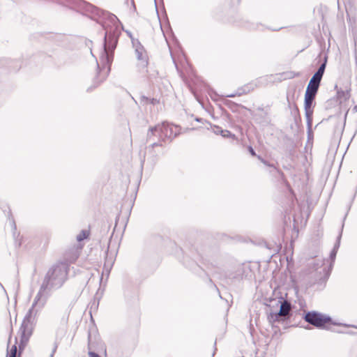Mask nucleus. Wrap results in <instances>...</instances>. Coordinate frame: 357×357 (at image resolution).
<instances>
[{"instance_id": "f257e3e1", "label": "nucleus", "mask_w": 357, "mask_h": 357, "mask_svg": "<svg viewBox=\"0 0 357 357\" xmlns=\"http://www.w3.org/2000/svg\"><path fill=\"white\" fill-rule=\"evenodd\" d=\"M69 265L64 261L54 264L46 273L39 291L35 297V304L43 307L52 290L60 289L68 280Z\"/></svg>"}, {"instance_id": "f03ea898", "label": "nucleus", "mask_w": 357, "mask_h": 357, "mask_svg": "<svg viewBox=\"0 0 357 357\" xmlns=\"http://www.w3.org/2000/svg\"><path fill=\"white\" fill-rule=\"evenodd\" d=\"M39 305V303H38ZM37 304H35V299L33 300V304L31 308L26 312L25 317L23 319L22 323L20 328V340L18 347H20V352H22L28 343L29 338L32 335L33 331L35 327L36 317L38 313V310L35 307Z\"/></svg>"}, {"instance_id": "7ed1b4c3", "label": "nucleus", "mask_w": 357, "mask_h": 357, "mask_svg": "<svg viewBox=\"0 0 357 357\" xmlns=\"http://www.w3.org/2000/svg\"><path fill=\"white\" fill-rule=\"evenodd\" d=\"M180 133V128L174 124L162 122L151 126L146 134V140H151L153 136H158L164 143L171 142Z\"/></svg>"}, {"instance_id": "20e7f679", "label": "nucleus", "mask_w": 357, "mask_h": 357, "mask_svg": "<svg viewBox=\"0 0 357 357\" xmlns=\"http://www.w3.org/2000/svg\"><path fill=\"white\" fill-rule=\"evenodd\" d=\"M303 318L306 322L319 329L331 330V326H343L347 328H357L354 325H348L336 322L333 321L331 317L329 315L324 314L314 310L305 312L303 314Z\"/></svg>"}, {"instance_id": "39448f33", "label": "nucleus", "mask_w": 357, "mask_h": 357, "mask_svg": "<svg viewBox=\"0 0 357 357\" xmlns=\"http://www.w3.org/2000/svg\"><path fill=\"white\" fill-rule=\"evenodd\" d=\"M272 302L276 303V305L279 306L278 311H271L268 315V319L270 322H281L285 325L291 324L290 318L292 313L290 312L292 307L291 303L282 296L278 298H273Z\"/></svg>"}, {"instance_id": "423d86ee", "label": "nucleus", "mask_w": 357, "mask_h": 357, "mask_svg": "<svg viewBox=\"0 0 357 357\" xmlns=\"http://www.w3.org/2000/svg\"><path fill=\"white\" fill-rule=\"evenodd\" d=\"M195 251L207 269L217 268L220 265V256L215 249L210 246H201L195 248Z\"/></svg>"}, {"instance_id": "0eeeda50", "label": "nucleus", "mask_w": 357, "mask_h": 357, "mask_svg": "<svg viewBox=\"0 0 357 357\" xmlns=\"http://www.w3.org/2000/svg\"><path fill=\"white\" fill-rule=\"evenodd\" d=\"M314 61H316V64L319 65V67L310 78L308 85L319 87L326 68L328 54L321 51Z\"/></svg>"}, {"instance_id": "6e6552de", "label": "nucleus", "mask_w": 357, "mask_h": 357, "mask_svg": "<svg viewBox=\"0 0 357 357\" xmlns=\"http://www.w3.org/2000/svg\"><path fill=\"white\" fill-rule=\"evenodd\" d=\"M88 351H96L102 352L107 356V347L104 342L101 340L97 329L93 328L88 332Z\"/></svg>"}, {"instance_id": "1a4fd4ad", "label": "nucleus", "mask_w": 357, "mask_h": 357, "mask_svg": "<svg viewBox=\"0 0 357 357\" xmlns=\"http://www.w3.org/2000/svg\"><path fill=\"white\" fill-rule=\"evenodd\" d=\"M132 46L135 48L137 59L139 61L138 68L139 70L146 68L148 66V59L144 46L138 39H132Z\"/></svg>"}, {"instance_id": "9d476101", "label": "nucleus", "mask_w": 357, "mask_h": 357, "mask_svg": "<svg viewBox=\"0 0 357 357\" xmlns=\"http://www.w3.org/2000/svg\"><path fill=\"white\" fill-rule=\"evenodd\" d=\"M315 105L316 102L314 98L304 96L305 116L306 118L307 124H308L309 127L312 126V116Z\"/></svg>"}, {"instance_id": "9b49d317", "label": "nucleus", "mask_w": 357, "mask_h": 357, "mask_svg": "<svg viewBox=\"0 0 357 357\" xmlns=\"http://www.w3.org/2000/svg\"><path fill=\"white\" fill-rule=\"evenodd\" d=\"M335 89L336 90L337 100L340 104L347 101L351 97V83L347 82L343 87H339L335 84Z\"/></svg>"}, {"instance_id": "f8f14e48", "label": "nucleus", "mask_w": 357, "mask_h": 357, "mask_svg": "<svg viewBox=\"0 0 357 357\" xmlns=\"http://www.w3.org/2000/svg\"><path fill=\"white\" fill-rule=\"evenodd\" d=\"M257 110L260 111V113H255L251 109H248V111L253 116L255 122L262 126H268L271 123V119L268 116V113L264 111V108L258 107Z\"/></svg>"}, {"instance_id": "ddd939ff", "label": "nucleus", "mask_w": 357, "mask_h": 357, "mask_svg": "<svg viewBox=\"0 0 357 357\" xmlns=\"http://www.w3.org/2000/svg\"><path fill=\"white\" fill-rule=\"evenodd\" d=\"M337 253V252L334 250H333V249L331 251V253H330V255H329V259L331 260V263H330V264L328 266V269H326V268H324L323 269V271L324 272V276H322L319 279V284H325L326 281L328 280V278L330 276V274H331V270L333 268V264L335 262Z\"/></svg>"}, {"instance_id": "4468645a", "label": "nucleus", "mask_w": 357, "mask_h": 357, "mask_svg": "<svg viewBox=\"0 0 357 357\" xmlns=\"http://www.w3.org/2000/svg\"><path fill=\"white\" fill-rule=\"evenodd\" d=\"M183 263L186 267L190 268L195 274L199 276H202V275H206L208 276L206 271L203 268H202L195 261H189L188 258H185Z\"/></svg>"}, {"instance_id": "2eb2a0df", "label": "nucleus", "mask_w": 357, "mask_h": 357, "mask_svg": "<svg viewBox=\"0 0 357 357\" xmlns=\"http://www.w3.org/2000/svg\"><path fill=\"white\" fill-rule=\"evenodd\" d=\"M163 142L160 140V138L158 137L157 142H153L150 145L147 146V149L149 152L151 154V156L150 157V159L151 160V162L153 165H155L158 160V155L154 151V148L156 146H163Z\"/></svg>"}, {"instance_id": "dca6fc26", "label": "nucleus", "mask_w": 357, "mask_h": 357, "mask_svg": "<svg viewBox=\"0 0 357 357\" xmlns=\"http://www.w3.org/2000/svg\"><path fill=\"white\" fill-rule=\"evenodd\" d=\"M225 104L233 112H241V109H248L246 107L231 100H227Z\"/></svg>"}, {"instance_id": "f3484780", "label": "nucleus", "mask_w": 357, "mask_h": 357, "mask_svg": "<svg viewBox=\"0 0 357 357\" xmlns=\"http://www.w3.org/2000/svg\"><path fill=\"white\" fill-rule=\"evenodd\" d=\"M319 89V87L318 86L307 84L304 96L316 98V96L318 93Z\"/></svg>"}, {"instance_id": "a211bd4d", "label": "nucleus", "mask_w": 357, "mask_h": 357, "mask_svg": "<svg viewBox=\"0 0 357 357\" xmlns=\"http://www.w3.org/2000/svg\"><path fill=\"white\" fill-rule=\"evenodd\" d=\"M227 277L232 282L240 281L243 278V271L242 269H238L235 272L230 273Z\"/></svg>"}, {"instance_id": "6ab92c4d", "label": "nucleus", "mask_w": 357, "mask_h": 357, "mask_svg": "<svg viewBox=\"0 0 357 357\" xmlns=\"http://www.w3.org/2000/svg\"><path fill=\"white\" fill-rule=\"evenodd\" d=\"M17 337H15V344H13L11 347L10 349H8V347L7 348V354H6V357H17ZM22 353V352H20V350L19 349L17 357H20Z\"/></svg>"}, {"instance_id": "aec40b11", "label": "nucleus", "mask_w": 357, "mask_h": 357, "mask_svg": "<svg viewBox=\"0 0 357 357\" xmlns=\"http://www.w3.org/2000/svg\"><path fill=\"white\" fill-rule=\"evenodd\" d=\"M8 67L10 69V70L17 72L20 70L22 66L19 61L9 59L8 62Z\"/></svg>"}, {"instance_id": "412c9836", "label": "nucleus", "mask_w": 357, "mask_h": 357, "mask_svg": "<svg viewBox=\"0 0 357 357\" xmlns=\"http://www.w3.org/2000/svg\"><path fill=\"white\" fill-rule=\"evenodd\" d=\"M279 75L282 77L283 79H290L300 75L299 73H295L294 71H287L280 73Z\"/></svg>"}, {"instance_id": "4be33fe9", "label": "nucleus", "mask_w": 357, "mask_h": 357, "mask_svg": "<svg viewBox=\"0 0 357 357\" xmlns=\"http://www.w3.org/2000/svg\"><path fill=\"white\" fill-rule=\"evenodd\" d=\"M13 226V236L15 238V245L16 248H20L22 244V237L20 238V234L17 235V236H15V231L17 230L16 225L14 220L12 222Z\"/></svg>"}, {"instance_id": "5701e85b", "label": "nucleus", "mask_w": 357, "mask_h": 357, "mask_svg": "<svg viewBox=\"0 0 357 357\" xmlns=\"http://www.w3.org/2000/svg\"><path fill=\"white\" fill-rule=\"evenodd\" d=\"M147 73H148V75H147V77L149 80V82L151 83H152L153 84H155L158 82V73L157 71H153V72H151V71H149L148 70H146Z\"/></svg>"}, {"instance_id": "b1692460", "label": "nucleus", "mask_w": 357, "mask_h": 357, "mask_svg": "<svg viewBox=\"0 0 357 357\" xmlns=\"http://www.w3.org/2000/svg\"><path fill=\"white\" fill-rule=\"evenodd\" d=\"M90 234L89 231L83 229L80 231V233L77 236L76 239L78 242H81L89 238Z\"/></svg>"}, {"instance_id": "393cba45", "label": "nucleus", "mask_w": 357, "mask_h": 357, "mask_svg": "<svg viewBox=\"0 0 357 357\" xmlns=\"http://www.w3.org/2000/svg\"><path fill=\"white\" fill-rule=\"evenodd\" d=\"M343 227H344V222L342 223L341 231L337 237L336 242L335 243L333 248V250H334L337 252L338 251V249L340 246V241H341V238H342Z\"/></svg>"}, {"instance_id": "a878e982", "label": "nucleus", "mask_w": 357, "mask_h": 357, "mask_svg": "<svg viewBox=\"0 0 357 357\" xmlns=\"http://www.w3.org/2000/svg\"><path fill=\"white\" fill-rule=\"evenodd\" d=\"M291 114L294 116L296 122L297 121V119H298L299 121L301 120L299 109L296 104H294V109L291 111Z\"/></svg>"}, {"instance_id": "bb28decb", "label": "nucleus", "mask_w": 357, "mask_h": 357, "mask_svg": "<svg viewBox=\"0 0 357 357\" xmlns=\"http://www.w3.org/2000/svg\"><path fill=\"white\" fill-rule=\"evenodd\" d=\"M251 90V88L249 85H245L241 89H238L237 95L241 96L242 94H245L248 92H250Z\"/></svg>"}, {"instance_id": "cd10ccee", "label": "nucleus", "mask_w": 357, "mask_h": 357, "mask_svg": "<svg viewBox=\"0 0 357 357\" xmlns=\"http://www.w3.org/2000/svg\"><path fill=\"white\" fill-rule=\"evenodd\" d=\"M224 134H222V137L224 138H231L232 139H236V137L234 134H233L232 132H231L230 131L227 130H225L224 132H223Z\"/></svg>"}, {"instance_id": "c85d7f7f", "label": "nucleus", "mask_w": 357, "mask_h": 357, "mask_svg": "<svg viewBox=\"0 0 357 357\" xmlns=\"http://www.w3.org/2000/svg\"><path fill=\"white\" fill-rule=\"evenodd\" d=\"M225 130H223L221 127L218 126H214V128H213V132L214 133H215L216 135H222L223 132L225 131Z\"/></svg>"}, {"instance_id": "c756f323", "label": "nucleus", "mask_w": 357, "mask_h": 357, "mask_svg": "<svg viewBox=\"0 0 357 357\" xmlns=\"http://www.w3.org/2000/svg\"><path fill=\"white\" fill-rule=\"evenodd\" d=\"M149 100V98L146 97V96L142 95L140 96L141 104H143V105L148 104Z\"/></svg>"}, {"instance_id": "7c9ffc66", "label": "nucleus", "mask_w": 357, "mask_h": 357, "mask_svg": "<svg viewBox=\"0 0 357 357\" xmlns=\"http://www.w3.org/2000/svg\"><path fill=\"white\" fill-rule=\"evenodd\" d=\"M88 356L89 357H101L96 351H88Z\"/></svg>"}, {"instance_id": "2f4dec72", "label": "nucleus", "mask_w": 357, "mask_h": 357, "mask_svg": "<svg viewBox=\"0 0 357 357\" xmlns=\"http://www.w3.org/2000/svg\"><path fill=\"white\" fill-rule=\"evenodd\" d=\"M248 152L250 153V155L252 156H257V153H256L255 149L252 148V146H248Z\"/></svg>"}, {"instance_id": "473e14b6", "label": "nucleus", "mask_w": 357, "mask_h": 357, "mask_svg": "<svg viewBox=\"0 0 357 357\" xmlns=\"http://www.w3.org/2000/svg\"><path fill=\"white\" fill-rule=\"evenodd\" d=\"M148 103H150L153 105H155L159 103V100L155 98H149Z\"/></svg>"}, {"instance_id": "72a5a7b5", "label": "nucleus", "mask_w": 357, "mask_h": 357, "mask_svg": "<svg viewBox=\"0 0 357 357\" xmlns=\"http://www.w3.org/2000/svg\"><path fill=\"white\" fill-rule=\"evenodd\" d=\"M57 347H58V344L55 342L54 343V347L52 348V351L51 354L50 355V357H53L54 356L55 352L56 351Z\"/></svg>"}, {"instance_id": "f704fd0d", "label": "nucleus", "mask_w": 357, "mask_h": 357, "mask_svg": "<svg viewBox=\"0 0 357 357\" xmlns=\"http://www.w3.org/2000/svg\"><path fill=\"white\" fill-rule=\"evenodd\" d=\"M112 235H113V234L111 235L110 238H112ZM110 242H111V239H109V241L108 245H107V250L105 252V254H106V261L105 263V267L107 266L106 263L107 262V257H108L109 248V246H110Z\"/></svg>"}, {"instance_id": "c9c22d12", "label": "nucleus", "mask_w": 357, "mask_h": 357, "mask_svg": "<svg viewBox=\"0 0 357 357\" xmlns=\"http://www.w3.org/2000/svg\"><path fill=\"white\" fill-rule=\"evenodd\" d=\"M117 349H118L117 347H114L112 349V352L115 354V357H120L123 355V354H119L117 352Z\"/></svg>"}, {"instance_id": "e433bc0d", "label": "nucleus", "mask_w": 357, "mask_h": 357, "mask_svg": "<svg viewBox=\"0 0 357 357\" xmlns=\"http://www.w3.org/2000/svg\"><path fill=\"white\" fill-rule=\"evenodd\" d=\"M272 300H273V299H271V300L270 301V303H271L268 305V306L271 307V311H273V308H274V307H278V306L276 305V303L272 302Z\"/></svg>"}, {"instance_id": "4c0bfd02", "label": "nucleus", "mask_w": 357, "mask_h": 357, "mask_svg": "<svg viewBox=\"0 0 357 357\" xmlns=\"http://www.w3.org/2000/svg\"><path fill=\"white\" fill-rule=\"evenodd\" d=\"M307 128L308 138H310V136L312 135V126L309 127L308 124H307Z\"/></svg>"}, {"instance_id": "58836bf2", "label": "nucleus", "mask_w": 357, "mask_h": 357, "mask_svg": "<svg viewBox=\"0 0 357 357\" xmlns=\"http://www.w3.org/2000/svg\"><path fill=\"white\" fill-rule=\"evenodd\" d=\"M102 226L104 227V231L107 232L110 228V225L104 224Z\"/></svg>"}, {"instance_id": "ea45409f", "label": "nucleus", "mask_w": 357, "mask_h": 357, "mask_svg": "<svg viewBox=\"0 0 357 357\" xmlns=\"http://www.w3.org/2000/svg\"><path fill=\"white\" fill-rule=\"evenodd\" d=\"M127 35L129 36V38L131 39V41L132 42V39H135L132 36V33L130 31H125Z\"/></svg>"}, {"instance_id": "a19ab883", "label": "nucleus", "mask_w": 357, "mask_h": 357, "mask_svg": "<svg viewBox=\"0 0 357 357\" xmlns=\"http://www.w3.org/2000/svg\"><path fill=\"white\" fill-rule=\"evenodd\" d=\"M262 163H265L266 162V160L264 159L261 155H257L256 156Z\"/></svg>"}, {"instance_id": "79ce46f5", "label": "nucleus", "mask_w": 357, "mask_h": 357, "mask_svg": "<svg viewBox=\"0 0 357 357\" xmlns=\"http://www.w3.org/2000/svg\"><path fill=\"white\" fill-rule=\"evenodd\" d=\"M265 165L266 166H268V167H275L274 165L273 164H270L268 163V162L267 160H266V162L264 163Z\"/></svg>"}, {"instance_id": "37998d69", "label": "nucleus", "mask_w": 357, "mask_h": 357, "mask_svg": "<svg viewBox=\"0 0 357 357\" xmlns=\"http://www.w3.org/2000/svg\"><path fill=\"white\" fill-rule=\"evenodd\" d=\"M195 121H197V122H202L203 119L199 118V117H196L195 118Z\"/></svg>"}, {"instance_id": "c03bdc74", "label": "nucleus", "mask_w": 357, "mask_h": 357, "mask_svg": "<svg viewBox=\"0 0 357 357\" xmlns=\"http://www.w3.org/2000/svg\"><path fill=\"white\" fill-rule=\"evenodd\" d=\"M353 112H357V105H355L352 109Z\"/></svg>"}, {"instance_id": "a18cd8bd", "label": "nucleus", "mask_w": 357, "mask_h": 357, "mask_svg": "<svg viewBox=\"0 0 357 357\" xmlns=\"http://www.w3.org/2000/svg\"><path fill=\"white\" fill-rule=\"evenodd\" d=\"M155 137H157V138H158V136H157V135H156V136H153V137H152L151 140H149L148 142H156V141L155 140Z\"/></svg>"}, {"instance_id": "49530a36", "label": "nucleus", "mask_w": 357, "mask_h": 357, "mask_svg": "<svg viewBox=\"0 0 357 357\" xmlns=\"http://www.w3.org/2000/svg\"><path fill=\"white\" fill-rule=\"evenodd\" d=\"M154 2H155V9H156L157 14H158L156 0H154ZM158 16L159 17V15H158Z\"/></svg>"}, {"instance_id": "de8ad7c7", "label": "nucleus", "mask_w": 357, "mask_h": 357, "mask_svg": "<svg viewBox=\"0 0 357 357\" xmlns=\"http://www.w3.org/2000/svg\"><path fill=\"white\" fill-rule=\"evenodd\" d=\"M144 158H145V156H144L143 160H142V161H141V166H142V167H143V165H144V162H145V159Z\"/></svg>"}, {"instance_id": "09e8293b", "label": "nucleus", "mask_w": 357, "mask_h": 357, "mask_svg": "<svg viewBox=\"0 0 357 357\" xmlns=\"http://www.w3.org/2000/svg\"><path fill=\"white\" fill-rule=\"evenodd\" d=\"M214 348H215V349H214V352H213V356H214V355H215V351H216V349H217V348H216V341H215V343H214Z\"/></svg>"}, {"instance_id": "8fccbe9b", "label": "nucleus", "mask_w": 357, "mask_h": 357, "mask_svg": "<svg viewBox=\"0 0 357 357\" xmlns=\"http://www.w3.org/2000/svg\"><path fill=\"white\" fill-rule=\"evenodd\" d=\"M236 95V94L232 93V94L227 95L226 96H227V97L232 98V97H234Z\"/></svg>"}, {"instance_id": "3c124183", "label": "nucleus", "mask_w": 357, "mask_h": 357, "mask_svg": "<svg viewBox=\"0 0 357 357\" xmlns=\"http://www.w3.org/2000/svg\"><path fill=\"white\" fill-rule=\"evenodd\" d=\"M277 76L278 77V79L280 81H282V80H284L283 79H282V77H280V76L279 75V74H278V75H277Z\"/></svg>"}, {"instance_id": "603ef678", "label": "nucleus", "mask_w": 357, "mask_h": 357, "mask_svg": "<svg viewBox=\"0 0 357 357\" xmlns=\"http://www.w3.org/2000/svg\"><path fill=\"white\" fill-rule=\"evenodd\" d=\"M282 29V27L279 28V29H273V31H279Z\"/></svg>"}, {"instance_id": "864d4df0", "label": "nucleus", "mask_w": 357, "mask_h": 357, "mask_svg": "<svg viewBox=\"0 0 357 357\" xmlns=\"http://www.w3.org/2000/svg\"><path fill=\"white\" fill-rule=\"evenodd\" d=\"M118 219H119V217H117V218H116V225H115V227L116 226Z\"/></svg>"}, {"instance_id": "5fc2aeb1", "label": "nucleus", "mask_w": 357, "mask_h": 357, "mask_svg": "<svg viewBox=\"0 0 357 357\" xmlns=\"http://www.w3.org/2000/svg\"><path fill=\"white\" fill-rule=\"evenodd\" d=\"M43 57L46 58V59H49V56H47L45 55H43Z\"/></svg>"}, {"instance_id": "6e6d98bb", "label": "nucleus", "mask_w": 357, "mask_h": 357, "mask_svg": "<svg viewBox=\"0 0 357 357\" xmlns=\"http://www.w3.org/2000/svg\"><path fill=\"white\" fill-rule=\"evenodd\" d=\"M36 56H33V59H32V60L35 61V60H36Z\"/></svg>"}, {"instance_id": "4d7b16f0", "label": "nucleus", "mask_w": 357, "mask_h": 357, "mask_svg": "<svg viewBox=\"0 0 357 357\" xmlns=\"http://www.w3.org/2000/svg\"><path fill=\"white\" fill-rule=\"evenodd\" d=\"M346 217H347V214H346V215H345V216L344 217L343 221H344V220L346 219Z\"/></svg>"}]
</instances>
